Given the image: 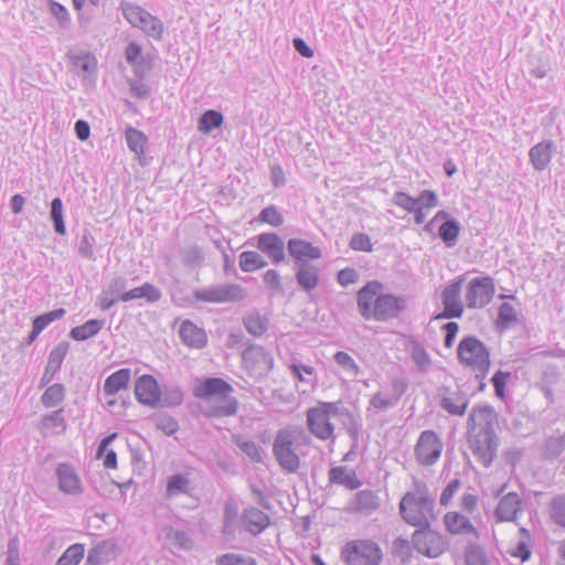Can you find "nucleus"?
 I'll list each match as a JSON object with an SVG mask.
<instances>
[{"instance_id": "nucleus-15", "label": "nucleus", "mask_w": 565, "mask_h": 565, "mask_svg": "<svg viewBox=\"0 0 565 565\" xmlns=\"http://www.w3.org/2000/svg\"><path fill=\"white\" fill-rule=\"evenodd\" d=\"M441 450L443 443L433 430L422 431L414 449L417 461L423 466L434 465L439 459Z\"/></svg>"}, {"instance_id": "nucleus-46", "label": "nucleus", "mask_w": 565, "mask_h": 565, "mask_svg": "<svg viewBox=\"0 0 565 565\" xmlns=\"http://www.w3.org/2000/svg\"><path fill=\"white\" fill-rule=\"evenodd\" d=\"M518 321V315L514 307L509 302H502L498 308V316L495 319V328L499 331H504L511 327L512 323Z\"/></svg>"}, {"instance_id": "nucleus-35", "label": "nucleus", "mask_w": 565, "mask_h": 565, "mask_svg": "<svg viewBox=\"0 0 565 565\" xmlns=\"http://www.w3.org/2000/svg\"><path fill=\"white\" fill-rule=\"evenodd\" d=\"M243 324L249 334L259 338L268 330L269 320L259 311L254 310L243 317Z\"/></svg>"}, {"instance_id": "nucleus-5", "label": "nucleus", "mask_w": 565, "mask_h": 565, "mask_svg": "<svg viewBox=\"0 0 565 565\" xmlns=\"http://www.w3.org/2000/svg\"><path fill=\"white\" fill-rule=\"evenodd\" d=\"M125 20L136 29H140L147 36L160 41L163 38L162 21L137 3L121 0L119 3Z\"/></svg>"}, {"instance_id": "nucleus-17", "label": "nucleus", "mask_w": 565, "mask_h": 565, "mask_svg": "<svg viewBox=\"0 0 565 565\" xmlns=\"http://www.w3.org/2000/svg\"><path fill=\"white\" fill-rule=\"evenodd\" d=\"M135 395L140 404L157 407L161 401V388L152 375L143 374L136 380Z\"/></svg>"}, {"instance_id": "nucleus-12", "label": "nucleus", "mask_w": 565, "mask_h": 565, "mask_svg": "<svg viewBox=\"0 0 565 565\" xmlns=\"http://www.w3.org/2000/svg\"><path fill=\"white\" fill-rule=\"evenodd\" d=\"M245 369L252 376H267L274 366V358L269 351L258 344H249L242 353Z\"/></svg>"}, {"instance_id": "nucleus-58", "label": "nucleus", "mask_w": 565, "mask_h": 565, "mask_svg": "<svg viewBox=\"0 0 565 565\" xmlns=\"http://www.w3.org/2000/svg\"><path fill=\"white\" fill-rule=\"evenodd\" d=\"M392 555L397 557L402 564L409 562L412 557V547L406 539L397 537L392 543Z\"/></svg>"}, {"instance_id": "nucleus-7", "label": "nucleus", "mask_w": 565, "mask_h": 565, "mask_svg": "<svg viewBox=\"0 0 565 565\" xmlns=\"http://www.w3.org/2000/svg\"><path fill=\"white\" fill-rule=\"evenodd\" d=\"M194 297L196 298V303L239 302L247 297V291L237 284H216L194 289Z\"/></svg>"}, {"instance_id": "nucleus-39", "label": "nucleus", "mask_w": 565, "mask_h": 565, "mask_svg": "<svg viewBox=\"0 0 565 565\" xmlns=\"http://www.w3.org/2000/svg\"><path fill=\"white\" fill-rule=\"evenodd\" d=\"M236 447L239 448L253 462L263 463L266 457L265 450L253 440H246L242 436H234L233 438Z\"/></svg>"}, {"instance_id": "nucleus-8", "label": "nucleus", "mask_w": 565, "mask_h": 565, "mask_svg": "<svg viewBox=\"0 0 565 565\" xmlns=\"http://www.w3.org/2000/svg\"><path fill=\"white\" fill-rule=\"evenodd\" d=\"M494 294L495 284L491 276L475 277L466 286V306L468 309H482L492 301Z\"/></svg>"}, {"instance_id": "nucleus-9", "label": "nucleus", "mask_w": 565, "mask_h": 565, "mask_svg": "<svg viewBox=\"0 0 565 565\" xmlns=\"http://www.w3.org/2000/svg\"><path fill=\"white\" fill-rule=\"evenodd\" d=\"M467 274H462L451 280L441 291L443 311L437 313L434 319H455L461 318L465 311L460 299L461 288L466 280Z\"/></svg>"}, {"instance_id": "nucleus-27", "label": "nucleus", "mask_w": 565, "mask_h": 565, "mask_svg": "<svg viewBox=\"0 0 565 565\" xmlns=\"http://www.w3.org/2000/svg\"><path fill=\"white\" fill-rule=\"evenodd\" d=\"M522 500L516 492H509L503 495L495 509V516L499 521L512 522L521 509Z\"/></svg>"}, {"instance_id": "nucleus-42", "label": "nucleus", "mask_w": 565, "mask_h": 565, "mask_svg": "<svg viewBox=\"0 0 565 565\" xmlns=\"http://www.w3.org/2000/svg\"><path fill=\"white\" fill-rule=\"evenodd\" d=\"M224 122V116L215 109L205 110L198 121V129L203 134H210L220 128Z\"/></svg>"}, {"instance_id": "nucleus-34", "label": "nucleus", "mask_w": 565, "mask_h": 565, "mask_svg": "<svg viewBox=\"0 0 565 565\" xmlns=\"http://www.w3.org/2000/svg\"><path fill=\"white\" fill-rule=\"evenodd\" d=\"M446 529L451 534H467V533H477L476 527L472 525L470 520L458 513V512H448L445 518Z\"/></svg>"}, {"instance_id": "nucleus-43", "label": "nucleus", "mask_w": 565, "mask_h": 565, "mask_svg": "<svg viewBox=\"0 0 565 565\" xmlns=\"http://www.w3.org/2000/svg\"><path fill=\"white\" fill-rule=\"evenodd\" d=\"M399 512L403 520L409 525L419 527L420 525H426L427 522H429L426 514H424L416 505H408V503H404V498L399 503Z\"/></svg>"}, {"instance_id": "nucleus-13", "label": "nucleus", "mask_w": 565, "mask_h": 565, "mask_svg": "<svg viewBox=\"0 0 565 565\" xmlns=\"http://www.w3.org/2000/svg\"><path fill=\"white\" fill-rule=\"evenodd\" d=\"M469 447L477 460L486 468H489L497 457L499 437L490 435L467 434Z\"/></svg>"}, {"instance_id": "nucleus-14", "label": "nucleus", "mask_w": 565, "mask_h": 565, "mask_svg": "<svg viewBox=\"0 0 565 565\" xmlns=\"http://www.w3.org/2000/svg\"><path fill=\"white\" fill-rule=\"evenodd\" d=\"M437 397L439 406L451 416H463L470 402L469 395L460 386L452 390L441 385L437 390Z\"/></svg>"}, {"instance_id": "nucleus-3", "label": "nucleus", "mask_w": 565, "mask_h": 565, "mask_svg": "<svg viewBox=\"0 0 565 565\" xmlns=\"http://www.w3.org/2000/svg\"><path fill=\"white\" fill-rule=\"evenodd\" d=\"M310 443V435L301 426L291 425L278 429L274 437L271 451L281 470L287 473H296L301 463L296 449L308 446Z\"/></svg>"}, {"instance_id": "nucleus-64", "label": "nucleus", "mask_w": 565, "mask_h": 565, "mask_svg": "<svg viewBox=\"0 0 565 565\" xmlns=\"http://www.w3.org/2000/svg\"><path fill=\"white\" fill-rule=\"evenodd\" d=\"M167 536L174 546L181 550H191L193 546L192 539L190 537L189 533L183 530L171 529Z\"/></svg>"}, {"instance_id": "nucleus-6", "label": "nucleus", "mask_w": 565, "mask_h": 565, "mask_svg": "<svg viewBox=\"0 0 565 565\" xmlns=\"http://www.w3.org/2000/svg\"><path fill=\"white\" fill-rule=\"evenodd\" d=\"M341 558L347 565H380L383 552L372 540H354L343 546Z\"/></svg>"}, {"instance_id": "nucleus-51", "label": "nucleus", "mask_w": 565, "mask_h": 565, "mask_svg": "<svg viewBox=\"0 0 565 565\" xmlns=\"http://www.w3.org/2000/svg\"><path fill=\"white\" fill-rule=\"evenodd\" d=\"M183 392L178 385H164L161 390V403L166 407H177L183 402Z\"/></svg>"}, {"instance_id": "nucleus-44", "label": "nucleus", "mask_w": 565, "mask_h": 565, "mask_svg": "<svg viewBox=\"0 0 565 565\" xmlns=\"http://www.w3.org/2000/svg\"><path fill=\"white\" fill-rule=\"evenodd\" d=\"M50 220L53 224L54 232L58 235L66 234V226L64 221V209L61 198H54L50 205Z\"/></svg>"}, {"instance_id": "nucleus-30", "label": "nucleus", "mask_w": 565, "mask_h": 565, "mask_svg": "<svg viewBox=\"0 0 565 565\" xmlns=\"http://www.w3.org/2000/svg\"><path fill=\"white\" fill-rule=\"evenodd\" d=\"M131 377L130 369H119L111 373L104 382L105 395L114 396L121 390H127Z\"/></svg>"}, {"instance_id": "nucleus-4", "label": "nucleus", "mask_w": 565, "mask_h": 565, "mask_svg": "<svg viewBox=\"0 0 565 565\" xmlns=\"http://www.w3.org/2000/svg\"><path fill=\"white\" fill-rule=\"evenodd\" d=\"M457 355L460 364L470 367L479 382L478 391L486 388L484 379L491 365L488 347L475 335L462 338L457 347Z\"/></svg>"}, {"instance_id": "nucleus-63", "label": "nucleus", "mask_w": 565, "mask_h": 565, "mask_svg": "<svg viewBox=\"0 0 565 565\" xmlns=\"http://www.w3.org/2000/svg\"><path fill=\"white\" fill-rule=\"evenodd\" d=\"M349 247L356 252H366L371 253L373 250V245L371 243V238L365 233H354L349 242Z\"/></svg>"}, {"instance_id": "nucleus-45", "label": "nucleus", "mask_w": 565, "mask_h": 565, "mask_svg": "<svg viewBox=\"0 0 565 565\" xmlns=\"http://www.w3.org/2000/svg\"><path fill=\"white\" fill-rule=\"evenodd\" d=\"M342 418L343 426L353 441V447H356L360 438V433L363 426L362 418L360 415L353 414L348 408L343 413Z\"/></svg>"}, {"instance_id": "nucleus-47", "label": "nucleus", "mask_w": 565, "mask_h": 565, "mask_svg": "<svg viewBox=\"0 0 565 565\" xmlns=\"http://www.w3.org/2000/svg\"><path fill=\"white\" fill-rule=\"evenodd\" d=\"M267 266V262L257 252L247 250L239 255V268L250 273Z\"/></svg>"}, {"instance_id": "nucleus-21", "label": "nucleus", "mask_w": 565, "mask_h": 565, "mask_svg": "<svg viewBox=\"0 0 565 565\" xmlns=\"http://www.w3.org/2000/svg\"><path fill=\"white\" fill-rule=\"evenodd\" d=\"M556 149V143L552 139H546L534 145L529 150V161L534 170L544 171L550 166Z\"/></svg>"}, {"instance_id": "nucleus-20", "label": "nucleus", "mask_w": 565, "mask_h": 565, "mask_svg": "<svg viewBox=\"0 0 565 565\" xmlns=\"http://www.w3.org/2000/svg\"><path fill=\"white\" fill-rule=\"evenodd\" d=\"M58 481V489L65 494H79L83 491L82 482L71 463H58L55 470Z\"/></svg>"}, {"instance_id": "nucleus-59", "label": "nucleus", "mask_w": 565, "mask_h": 565, "mask_svg": "<svg viewBox=\"0 0 565 565\" xmlns=\"http://www.w3.org/2000/svg\"><path fill=\"white\" fill-rule=\"evenodd\" d=\"M128 286V280L124 276H115L110 279L108 285L104 288L106 292L111 297L116 298L117 302L120 300L122 295H125L128 290H126Z\"/></svg>"}, {"instance_id": "nucleus-61", "label": "nucleus", "mask_w": 565, "mask_h": 565, "mask_svg": "<svg viewBox=\"0 0 565 565\" xmlns=\"http://www.w3.org/2000/svg\"><path fill=\"white\" fill-rule=\"evenodd\" d=\"M550 515L555 524L565 527V495H557L552 500Z\"/></svg>"}, {"instance_id": "nucleus-16", "label": "nucleus", "mask_w": 565, "mask_h": 565, "mask_svg": "<svg viewBox=\"0 0 565 565\" xmlns=\"http://www.w3.org/2000/svg\"><path fill=\"white\" fill-rule=\"evenodd\" d=\"M256 243L247 241V244H252L262 253H264L274 265H279L285 262V242L276 233L265 232L257 235L255 238Z\"/></svg>"}, {"instance_id": "nucleus-28", "label": "nucleus", "mask_w": 565, "mask_h": 565, "mask_svg": "<svg viewBox=\"0 0 565 565\" xmlns=\"http://www.w3.org/2000/svg\"><path fill=\"white\" fill-rule=\"evenodd\" d=\"M125 139L128 149L138 157L140 164H148L147 159L143 157L148 145V137L141 130L129 126L125 130Z\"/></svg>"}, {"instance_id": "nucleus-60", "label": "nucleus", "mask_w": 565, "mask_h": 565, "mask_svg": "<svg viewBox=\"0 0 565 565\" xmlns=\"http://www.w3.org/2000/svg\"><path fill=\"white\" fill-rule=\"evenodd\" d=\"M412 360L420 372H426L431 364V359L426 349L418 342L413 345Z\"/></svg>"}, {"instance_id": "nucleus-62", "label": "nucleus", "mask_w": 565, "mask_h": 565, "mask_svg": "<svg viewBox=\"0 0 565 565\" xmlns=\"http://www.w3.org/2000/svg\"><path fill=\"white\" fill-rule=\"evenodd\" d=\"M156 427L167 436H172L179 430L178 420L169 415H159L154 419Z\"/></svg>"}, {"instance_id": "nucleus-22", "label": "nucleus", "mask_w": 565, "mask_h": 565, "mask_svg": "<svg viewBox=\"0 0 565 565\" xmlns=\"http://www.w3.org/2000/svg\"><path fill=\"white\" fill-rule=\"evenodd\" d=\"M178 334L181 342L189 348L203 349L207 344L205 330L189 319L181 322Z\"/></svg>"}, {"instance_id": "nucleus-55", "label": "nucleus", "mask_w": 565, "mask_h": 565, "mask_svg": "<svg viewBox=\"0 0 565 565\" xmlns=\"http://www.w3.org/2000/svg\"><path fill=\"white\" fill-rule=\"evenodd\" d=\"M333 361L342 367L343 371L349 373L352 376H358L361 372L360 366L356 364V362L353 360V358L344 352V351H338L333 355Z\"/></svg>"}, {"instance_id": "nucleus-33", "label": "nucleus", "mask_w": 565, "mask_h": 565, "mask_svg": "<svg viewBox=\"0 0 565 565\" xmlns=\"http://www.w3.org/2000/svg\"><path fill=\"white\" fill-rule=\"evenodd\" d=\"M105 319H89L85 323L71 329L68 337L75 341H86L104 328Z\"/></svg>"}, {"instance_id": "nucleus-25", "label": "nucleus", "mask_w": 565, "mask_h": 565, "mask_svg": "<svg viewBox=\"0 0 565 565\" xmlns=\"http://www.w3.org/2000/svg\"><path fill=\"white\" fill-rule=\"evenodd\" d=\"M38 429L43 437L49 435L64 434L67 429V422L64 417V408H57L44 414L39 422Z\"/></svg>"}, {"instance_id": "nucleus-29", "label": "nucleus", "mask_w": 565, "mask_h": 565, "mask_svg": "<svg viewBox=\"0 0 565 565\" xmlns=\"http://www.w3.org/2000/svg\"><path fill=\"white\" fill-rule=\"evenodd\" d=\"M329 482L332 484L343 486L349 490H356L362 486L353 469L344 466L332 467L329 470Z\"/></svg>"}, {"instance_id": "nucleus-2", "label": "nucleus", "mask_w": 565, "mask_h": 565, "mask_svg": "<svg viewBox=\"0 0 565 565\" xmlns=\"http://www.w3.org/2000/svg\"><path fill=\"white\" fill-rule=\"evenodd\" d=\"M233 386L221 377H204L193 388V395L196 398L209 401L215 398L216 402L203 411L206 418H222L236 415L238 411V401L232 396Z\"/></svg>"}, {"instance_id": "nucleus-19", "label": "nucleus", "mask_w": 565, "mask_h": 565, "mask_svg": "<svg viewBox=\"0 0 565 565\" xmlns=\"http://www.w3.org/2000/svg\"><path fill=\"white\" fill-rule=\"evenodd\" d=\"M68 349L70 344L66 341H62L51 350L39 388L47 386L54 380L56 373L61 370Z\"/></svg>"}, {"instance_id": "nucleus-11", "label": "nucleus", "mask_w": 565, "mask_h": 565, "mask_svg": "<svg viewBox=\"0 0 565 565\" xmlns=\"http://www.w3.org/2000/svg\"><path fill=\"white\" fill-rule=\"evenodd\" d=\"M497 426L498 414L493 406L484 404L475 405L471 408L467 419V434L498 436L495 433Z\"/></svg>"}, {"instance_id": "nucleus-50", "label": "nucleus", "mask_w": 565, "mask_h": 565, "mask_svg": "<svg viewBox=\"0 0 565 565\" xmlns=\"http://www.w3.org/2000/svg\"><path fill=\"white\" fill-rule=\"evenodd\" d=\"M84 545L79 543L72 544L58 557L55 565H78L84 557Z\"/></svg>"}, {"instance_id": "nucleus-57", "label": "nucleus", "mask_w": 565, "mask_h": 565, "mask_svg": "<svg viewBox=\"0 0 565 565\" xmlns=\"http://www.w3.org/2000/svg\"><path fill=\"white\" fill-rule=\"evenodd\" d=\"M94 244V236L89 233V231H84L77 246L78 255L88 260H96Z\"/></svg>"}, {"instance_id": "nucleus-40", "label": "nucleus", "mask_w": 565, "mask_h": 565, "mask_svg": "<svg viewBox=\"0 0 565 565\" xmlns=\"http://www.w3.org/2000/svg\"><path fill=\"white\" fill-rule=\"evenodd\" d=\"M460 230L461 225L458 220H446L438 228V236L447 247L451 248L457 244Z\"/></svg>"}, {"instance_id": "nucleus-48", "label": "nucleus", "mask_w": 565, "mask_h": 565, "mask_svg": "<svg viewBox=\"0 0 565 565\" xmlns=\"http://www.w3.org/2000/svg\"><path fill=\"white\" fill-rule=\"evenodd\" d=\"M404 503H408V505H416L424 514L433 513L434 510V499L428 495V491L425 486L424 493L419 497L413 492H407L404 495Z\"/></svg>"}, {"instance_id": "nucleus-37", "label": "nucleus", "mask_w": 565, "mask_h": 565, "mask_svg": "<svg viewBox=\"0 0 565 565\" xmlns=\"http://www.w3.org/2000/svg\"><path fill=\"white\" fill-rule=\"evenodd\" d=\"M66 396V387L62 383L49 385L41 395V403L45 408H55L60 406Z\"/></svg>"}, {"instance_id": "nucleus-24", "label": "nucleus", "mask_w": 565, "mask_h": 565, "mask_svg": "<svg viewBox=\"0 0 565 565\" xmlns=\"http://www.w3.org/2000/svg\"><path fill=\"white\" fill-rule=\"evenodd\" d=\"M307 426L309 433L320 440L333 437V424L316 408L311 407L307 411Z\"/></svg>"}, {"instance_id": "nucleus-49", "label": "nucleus", "mask_w": 565, "mask_h": 565, "mask_svg": "<svg viewBox=\"0 0 565 565\" xmlns=\"http://www.w3.org/2000/svg\"><path fill=\"white\" fill-rule=\"evenodd\" d=\"M47 7L50 13L57 20L58 26L63 30H67L72 25V18L65 6L61 4L55 0H49Z\"/></svg>"}, {"instance_id": "nucleus-1", "label": "nucleus", "mask_w": 565, "mask_h": 565, "mask_svg": "<svg viewBox=\"0 0 565 565\" xmlns=\"http://www.w3.org/2000/svg\"><path fill=\"white\" fill-rule=\"evenodd\" d=\"M382 289V282L371 280L358 291L356 306L363 319L384 322L398 318L407 309L404 296L381 294Z\"/></svg>"}, {"instance_id": "nucleus-41", "label": "nucleus", "mask_w": 565, "mask_h": 565, "mask_svg": "<svg viewBox=\"0 0 565 565\" xmlns=\"http://www.w3.org/2000/svg\"><path fill=\"white\" fill-rule=\"evenodd\" d=\"M182 265L186 268H198L204 263L205 256L202 248L198 245L185 246L179 249Z\"/></svg>"}, {"instance_id": "nucleus-32", "label": "nucleus", "mask_w": 565, "mask_h": 565, "mask_svg": "<svg viewBox=\"0 0 565 565\" xmlns=\"http://www.w3.org/2000/svg\"><path fill=\"white\" fill-rule=\"evenodd\" d=\"M162 292L159 288H157L154 285L150 282H145L139 287L132 288L128 290L125 295L121 297V301L128 302L131 300H137L145 298L148 302H157L161 299Z\"/></svg>"}, {"instance_id": "nucleus-53", "label": "nucleus", "mask_w": 565, "mask_h": 565, "mask_svg": "<svg viewBox=\"0 0 565 565\" xmlns=\"http://www.w3.org/2000/svg\"><path fill=\"white\" fill-rule=\"evenodd\" d=\"M466 565H488V558L483 548L476 543H470L465 551Z\"/></svg>"}, {"instance_id": "nucleus-54", "label": "nucleus", "mask_w": 565, "mask_h": 565, "mask_svg": "<svg viewBox=\"0 0 565 565\" xmlns=\"http://www.w3.org/2000/svg\"><path fill=\"white\" fill-rule=\"evenodd\" d=\"M258 221L278 227L284 224L285 218L278 207L271 204L260 211Z\"/></svg>"}, {"instance_id": "nucleus-23", "label": "nucleus", "mask_w": 565, "mask_h": 565, "mask_svg": "<svg viewBox=\"0 0 565 565\" xmlns=\"http://www.w3.org/2000/svg\"><path fill=\"white\" fill-rule=\"evenodd\" d=\"M241 521L244 530L253 536L259 535L270 525V518L255 507L244 509Z\"/></svg>"}, {"instance_id": "nucleus-10", "label": "nucleus", "mask_w": 565, "mask_h": 565, "mask_svg": "<svg viewBox=\"0 0 565 565\" xmlns=\"http://www.w3.org/2000/svg\"><path fill=\"white\" fill-rule=\"evenodd\" d=\"M412 543L418 553L429 558L440 556L447 548V543L444 537L438 532L430 529L429 522H427L426 525L417 527L413 533Z\"/></svg>"}, {"instance_id": "nucleus-31", "label": "nucleus", "mask_w": 565, "mask_h": 565, "mask_svg": "<svg viewBox=\"0 0 565 565\" xmlns=\"http://www.w3.org/2000/svg\"><path fill=\"white\" fill-rule=\"evenodd\" d=\"M351 504L353 505L352 511L362 514H371L379 509L380 498L374 491L365 489L355 493Z\"/></svg>"}, {"instance_id": "nucleus-52", "label": "nucleus", "mask_w": 565, "mask_h": 565, "mask_svg": "<svg viewBox=\"0 0 565 565\" xmlns=\"http://www.w3.org/2000/svg\"><path fill=\"white\" fill-rule=\"evenodd\" d=\"M216 565H257V561L249 555L226 553L216 557Z\"/></svg>"}, {"instance_id": "nucleus-38", "label": "nucleus", "mask_w": 565, "mask_h": 565, "mask_svg": "<svg viewBox=\"0 0 565 565\" xmlns=\"http://www.w3.org/2000/svg\"><path fill=\"white\" fill-rule=\"evenodd\" d=\"M192 490L190 479L182 473H175L168 479L166 494L169 498L180 494L191 495Z\"/></svg>"}, {"instance_id": "nucleus-18", "label": "nucleus", "mask_w": 565, "mask_h": 565, "mask_svg": "<svg viewBox=\"0 0 565 565\" xmlns=\"http://www.w3.org/2000/svg\"><path fill=\"white\" fill-rule=\"evenodd\" d=\"M287 250L289 256L294 259V266L301 263H309L308 260H317L322 257V252L312 243L301 238H290L287 242Z\"/></svg>"}, {"instance_id": "nucleus-36", "label": "nucleus", "mask_w": 565, "mask_h": 565, "mask_svg": "<svg viewBox=\"0 0 565 565\" xmlns=\"http://www.w3.org/2000/svg\"><path fill=\"white\" fill-rule=\"evenodd\" d=\"M114 552L115 545L108 541H103L89 550L86 564L104 565L110 561Z\"/></svg>"}, {"instance_id": "nucleus-26", "label": "nucleus", "mask_w": 565, "mask_h": 565, "mask_svg": "<svg viewBox=\"0 0 565 565\" xmlns=\"http://www.w3.org/2000/svg\"><path fill=\"white\" fill-rule=\"evenodd\" d=\"M295 278L298 287L306 291L311 292L316 289L320 281L319 268L311 263H301L294 266Z\"/></svg>"}, {"instance_id": "nucleus-56", "label": "nucleus", "mask_w": 565, "mask_h": 565, "mask_svg": "<svg viewBox=\"0 0 565 565\" xmlns=\"http://www.w3.org/2000/svg\"><path fill=\"white\" fill-rule=\"evenodd\" d=\"M171 300L178 307H196V298L194 297V290L189 292L183 288H174L171 291Z\"/></svg>"}]
</instances>
